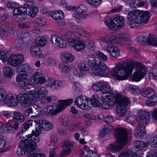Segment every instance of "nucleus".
<instances>
[{"instance_id":"obj_39","label":"nucleus","mask_w":157,"mask_h":157,"mask_svg":"<svg viewBox=\"0 0 157 157\" xmlns=\"http://www.w3.org/2000/svg\"><path fill=\"white\" fill-rule=\"evenodd\" d=\"M74 10L77 12L83 13L86 12L87 11V8L86 6L83 4H80L77 7H73Z\"/></svg>"},{"instance_id":"obj_45","label":"nucleus","mask_w":157,"mask_h":157,"mask_svg":"<svg viewBox=\"0 0 157 157\" xmlns=\"http://www.w3.org/2000/svg\"><path fill=\"white\" fill-rule=\"evenodd\" d=\"M128 90L133 93L137 94L140 92L138 88L135 86L130 85L127 87Z\"/></svg>"},{"instance_id":"obj_20","label":"nucleus","mask_w":157,"mask_h":157,"mask_svg":"<svg viewBox=\"0 0 157 157\" xmlns=\"http://www.w3.org/2000/svg\"><path fill=\"white\" fill-rule=\"evenodd\" d=\"M114 101L117 104H121V106L125 108L131 104V101L129 98L126 97H122L119 94L116 95Z\"/></svg>"},{"instance_id":"obj_35","label":"nucleus","mask_w":157,"mask_h":157,"mask_svg":"<svg viewBox=\"0 0 157 157\" xmlns=\"http://www.w3.org/2000/svg\"><path fill=\"white\" fill-rule=\"evenodd\" d=\"M78 67L84 72L88 71L90 68V67L87 64L86 61L85 60L80 62L78 64Z\"/></svg>"},{"instance_id":"obj_44","label":"nucleus","mask_w":157,"mask_h":157,"mask_svg":"<svg viewBox=\"0 0 157 157\" xmlns=\"http://www.w3.org/2000/svg\"><path fill=\"white\" fill-rule=\"evenodd\" d=\"M102 0H86V3L94 7L98 6L101 2Z\"/></svg>"},{"instance_id":"obj_22","label":"nucleus","mask_w":157,"mask_h":157,"mask_svg":"<svg viewBox=\"0 0 157 157\" xmlns=\"http://www.w3.org/2000/svg\"><path fill=\"white\" fill-rule=\"evenodd\" d=\"M4 103L10 106H16L19 103L18 96L12 94H8Z\"/></svg>"},{"instance_id":"obj_29","label":"nucleus","mask_w":157,"mask_h":157,"mask_svg":"<svg viewBox=\"0 0 157 157\" xmlns=\"http://www.w3.org/2000/svg\"><path fill=\"white\" fill-rule=\"evenodd\" d=\"M146 104L148 106H154L157 104V94L154 93L147 100Z\"/></svg>"},{"instance_id":"obj_56","label":"nucleus","mask_w":157,"mask_h":157,"mask_svg":"<svg viewBox=\"0 0 157 157\" xmlns=\"http://www.w3.org/2000/svg\"><path fill=\"white\" fill-rule=\"evenodd\" d=\"M87 47L89 49L92 51L94 49L96 46L93 40H88Z\"/></svg>"},{"instance_id":"obj_24","label":"nucleus","mask_w":157,"mask_h":157,"mask_svg":"<svg viewBox=\"0 0 157 157\" xmlns=\"http://www.w3.org/2000/svg\"><path fill=\"white\" fill-rule=\"evenodd\" d=\"M30 53L33 57L39 58L42 56V52L40 49L36 46H33L30 48Z\"/></svg>"},{"instance_id":"obj_37","label":"nucleus","mask_w":157,"mask_h":157,"mask_svg":"<svg viewBox=\"0 0 157 157\" xmlns=\"http://www.w3.org/2000/svg\"><path fill=\"white\" fill-rule=\"evenodd\" d=\"M13 119L20 122H23L25 120L24 115L21 113L17 112L13 113Z\"/></svg>"},{"instance_id":"obj_50","label":"nucleus","mask_w":157,"mask_h":157,"mask_svg":"<svg viewBox=\"0 0 157 157\" xmlns=\"http://www.w3.org/2000/svg\"><path fill=\"white\" fill-rule=\"evenodd\" d=\"M84 72L80 68H79L78 67V68H75L73 69V74L79 77H80L83 75L84 74Z\"/></svg>"},{"instance_id":"obj_38","label":"nucleus","mask_w":157,"mask_h":157,"mask_svg":"<svg viewBox=\"0 0 157 157\" xmlns=\"http://www.w3.org/2000/svg\"><path fill=\"white\" fill-rule=\"evenodd\" d=\"M102 88L101 91H103L102 93H106L110 94L109 93L111 91V88L109 85L106 82H102Z\"/></svg>"},{"instance_id":"obj_28","label":"nucleus","mask_w":157,"mask_h":157,"mask_svg":"<svg viewBox=\"0 0 157 157\" xmlns=\"http://www.w3.org/2000/svg\"><path fill=\"white\" fill-rule=\"evenodd\" d=\"M50 16L53 19L57 20L62 19L64 17L63 13L62 11L58 10L52 11L50 14Z\"/></svg>"},{"instance_id":"obj_23","label":"nucleus","mask_w":157,"mask_h":157,"mask_svg":"<svg viewBox=\"0 0 157 157\" xmlns=\"http://www.w3.org/2000/svg\"><path fill=\"white\" fill-rule=\"evenodd\" d=\"M72 146V144L71 142L69 141L65 142L63 146L62 154L63 155H69L71 152V149Z\"/></svg>"},{"instance_id":"obj_19","label":"nucleus","mask_w":157,"mask_h":157,"mask_svg":"<svg viewBox=\"0 0 157 157\" xmlns=\"http://www.w3.org/2000/svg\"><path fill=\"white\" fill-rule=\"evenodd\" d=\"M31 79L34 83L40 85L44 83L46 80L44 75L40 72L34 73L32 76Z\"/></svg>"},{"instance_id":"obj_55","label":"nucleus","mask_w":157,"mask_h":157,"mask_svg":"<svg viewBox=\"0 0 157 157\" xmlns=\"http://www.w3.org/2000/svg\"><path fill=\"white\" fill-rule=\"evenodd\" d=\"M76 31L80 35H82L86 38L89 37L90 36L89 33L87 32L84 30L83 29H79L77 28Z\"/></svg>"},{"instance_id":"obj_8","label":"nucleus","mask_w":157,"mask_h":157,"mask_svg":"<svg viewBox=\"0 0 157 157\" xmlns=\"http://www.w3.org/2000/svg\"><path fill=\"white\" fill-rule=\"evenodd\" d=\"M104 42L107 44L106 50L111 56L116 58L119 56V50L115 46H121L120 40H104Z\"/></svg>"},{"instance_id":"obj_16","label":"nucleus","mask_w":157,"mask_h":157,"mask_svg":"<svg viewBox=\"0 0 157 157\" xmlns=\"http://www.w3.org/2000/svg\"><path fill=\"white\" fill-rule=\"evenodd\" d=\"M24 61L23 56L21 54H12L8 59V63L10 65L16 67Z\"/></svg>"},{"instance_id":"obj_1","label":"nucleus","mask_w":157,"mask_h":157,"mask_svg":"<svg viewBox=\"0 0 157 157\" xmlns=\"http://www.w3.org/2000/svg\"><path fill=\"white\" fill-rule=\"evenodd\" d=\"M31 90L18 95V99L22 104H29L35 102L46 97L48 95L47 90L42 86H35Z\"/></svg>"},{"instance_id":"obj_14","label":"nucleus","mask_w":157,"mask_h":157,"mask_svg":"<svg viewBox=\"0 0 157 157\" xmlns=\"http://www.w3.org/2000/svg\"><path fill=\"white\" fill-rule=\"evenodd\" d=\"M88 98L85 96L80 95L75 100V103L78 107L83 110H87L91 107L89 103Z\"/></svg>"},{"instance_id":"obj_51","label":"nucleus","mask_w":157,"mask_h":157,"mask_svg":"<svg viewBox=\"0 0 157 157\" xmlns=\"http://www.w3.org/2000/svg\"><path fill=\"white\" fill-rule=\"evenodd\" d=\"M47 85L48 86L51 87L53 90L56 89L55 85L56 81L53 79H49L47 81Z\"/></svg>"},{"instance_id":"obj_3","label":"nucleus","mask_w":157,"mask_h":157,"mask_svg":"<svg viewBox=\"0 0 157 157\" xmlns=\"http://www.w3.org/2000/svg\"><path fill=\"white\" fill-rule=\"evenodd\" d=\"M150 17V14L147 12L139 10L129 11L127 16L129 25L132 28L136 27L138 24L147 23Z\"/></svg>"},{"instance_id":"obj_52","label":"nucleus","mask_w":157,"mask_h":157,"mask_svg":"<svg viewBox=\"0 0 157 157\" xmlns=\"http://www.w3.org/2000/svg\"><path fill=\"white\" fill-rule=\"evenodd\" d=\"M29 41L26 42H25L23 40H20L18 41L16 44V47L19 49L24 45H27L29 44Z\"/></svg>"},{"instance_id":"obj_41","label":"nucleus","mask_w":157,"mask_h":157,"mask_svg":"<svg viewBox=\"0 0 157 157\" xmlns=\"http://www.w3.org/2000/svg\"><path fill=\"white\" fill-rule=\"evenodd\" d=\"M142 42L143 45H145L146 44H147L157 46V40H146V41L144 40H140L138 42L140 43Z\"/></svg>"},{"instance_id":"obj_17","label":"nucleus","mask_w":157,"mask_h":157,"mask_svg":"<svg viewBox=\"0 0 157 157\" xmlns=\"http://www.w3.org/2000/svg\"><path fill=\"white\" fill-rule=\"evenodd\" d=\"M68 43L78 51L83 50L85 47L86 44L83 40H68Z\"/></svg>"},{"instance_id":"obj_13","label":"nucleus","mask_w":157,"mask_h":157,"mask_svg":"<svg viewBox=\"0 0 157 157\" xmlns=\"http://www.w3.org/2000/svg\"><path fill=\"white\" fill-rule=\"evenodd\" d=\"M113 98L114 96L110 94L102 93L101 96L102 101V108L106 109L110 108L113 105Z\"/></svg>"},{"instance_id":"obj_15","label":"nucleus","mask_w":157,"mask_h":157,"mask_svg":"<svg viewBox=\"0 0 157 157\" xmlns=\"http://www.w3.org/2000/svg\"><path fill=\"white\" fill-rule=\"evenodd\" d=\"M27 76L26 74L21 73L16 78L17 81L20 82L21 87L24 89L25 91H27V90L32 89L34 87L32 84L28 83L27 80Z\"/></svg>"},{"instance_id":"obj_48","label":"nucleus","mask_w":157,"mask_h":157,"mask_svg":"<svg viewBox=\"0 0 157 157\" xmlns=\"http://www.w3.org/2000/svg\"><path fill=\"white\" fill-rule=\"evenodd\" d=\"M46 40H34V43L35 44L42 47L45 46L47 43Z\"/></svg>"},{"instance_id":"obj_25","label":"nucleus","mask_w":157,"mask_h":157,"mask_svg":"<svg viewBox=\"0 0 157 157\" xmlns=\"http://www.w3.org/2000/svg\"><path fill=\"white\" fill-rule=\"evenodd\" d=\"M61 58L64 62L68 63L73 61L74 59V57L71 53L66 52L61 53Z\"/></svg>"},{"instance_id":"obj_32","label":"nucleus","mask_w":157,"mask_h":157,"mask_svg":"<svg viewBox=\"0 0 157 157\" xmlns=\"http://www.w3.org/2000/svg\"><path fill=\"white\" fill-rule=\"evenodd\" d=\"M13 70L9 66H6L3 68V74L7 78L11 77L13 75Z\"/></svg>"},{"instance_id":"obj_49","label":"nucleus","mask_w":157,"mask_h":157,"mask_svg":"<svg viewBox=\"0 0 157 157\" xmlns=\"http://www.w3.org/2000/svg\"><path fill=\"white\" fill-rule=\"evenodd\" d=\"M38 11V8L36 7H33L32 9L29 10L28 15L32 17H34L35 16Z\"/></svg>"},{"instance_id":"obj_31","label":"nucleus","mask_w":157,"mask_h":157,"mask_svg":"<svg viewBox=\"0 0 157 157\" xmlns=\"http://www.w3.org/2000/svg\"><path fill=\"white\" fill-rule=\"evenodd\" d=\"M117 107L116 109L117 114L121 117L124 116L126 113L127 109L126 108L121 106V104H117Z\"/></svg>"},{"instance_id":"obj_7","label":"nucleus","mask_w":157,"mask_h":157,"mask_svg":"<svg viewBox=\"0 0 157 157\" xmlns=\"http://www.w3.org/2000/svg\"><path fill=\"white\" fill-rule=\"evenodd\" d=\"M104 22L109 28L111 29L122 28L124 25L125 21L123 17L120 16L115 17L113 20H110L109 17H106Z\"/></svg>"},{"instance_id":"obj_53","label":"nucleus","mask_w":157,"mask_h":157,"mask_svg":"<svg viewBox=\"0 0 157 157\" xmlns=\"http://www.w3.org/2000/svg\"><path fill=\"white\" fill-rule=\"evenodd\" d=\"M59 68L60 71L63 72H66L69 70V67L63 63H61L59 65Z\"/></svg>"},{"instance_id":"obj_4","label":"nucleus","mask_w":157,"mask_h":157,"mask_svg":"<svg viewBox=\"0 0 157 157\" xmlns=\"http://www.w3.org/2000/svg\"><path fill=\"white\" fill-rule=\"evenodd\" d=\"M37 135L33 136L32 135L26 136L27 138L20 142L19 147L20 148L19 151L17 152L18 155H23V152L24 154H26V152L31 153L35 150L36 147V143L39 141Z\"/></svg>"},{"instance_id":"obj_2","label":"nucleus","mask_w":157,"mask_h":157,"mask_svg":"<svg viewBox=\"0 0 157 157\" xmlns=\"http://www.w3.org/2000/svg\"><path fill=\"white\" fill-rule=\"evenodd\" d=\"M133 64L127 62L118 63L110 71V74L119 80L126 79L131 75Z\"/></svg>"},{"instance_id":"obj_27","label":"nucleus","mask_w":157,"mask_h":157,"mask_svg":"<svg viewBox=\"0 0 157 157\" xmlns=\"http://www.w3.org/2000/svg\"><path fill=\"white\" fill-rule=\"evenodd\" d=\"M155 93V91L153 89L148 87L146 88L142 92L141 94L144 97L149 98Z\"/></svg>"},{"instance_id":"obj_47","label":"nucleus","mask_w":157,"mask_h":157,"mask_svg":"<svg viewBox=\"0 0 157 157\" xmlns=\"http://www.w3.org/2000/svg\"><path fill=\"white\" fill-rule=\"evenodd\" d=\"M7 95L5 90L0 88V102L3 101L4 103Z\"/></svg>"},{"instance_id":"obj_26","label":"nucleus","mask_w":157,"mask_h":157,"mask_svg":"<svg viewBox=\"0 0 157 157\" xmlns=\"http://www.w3.org/2000/svg\"><path fill=\"white\" fill-rule=\"evenodd\" d=\"M53 45H55L60 48L66 47L67 44L68 40H50Z\"/></svg>"},{"instance_id":"obj_59","label":"nucleus","mask_w":157,"mask_h":157,"mask_svg":"<svg viewBox=\"0 0 157 157\" xmlns=\"http://www.w3.org/2000/svg\"><path fill=\"white\" fill-rule=\"evenodd\" d=\"M150 145L153 147H157V135L151 138L150 141Z\"/></svg>"},{"instance_id":"obj_6","label":"nucleus","mask_w":157,"mask_h":157,"mask_svg":"<svg viewBox=\"0 0 157 157\" xmlns=\"http://www.w3.org/2000/svg\"><path fill=\"white\" fill-rule=\"evenodd\" d=\"M73 101V100L71 99L59 100L57 104L53 105L54 107L52 106H48L46 109V111H44V113L46 114H50L52 115H56L61 112Z\"/></svg>"},{"instance_id":"obj_12","label":"nucleus","mask_w":157,"mask_h":157,"mask_svg":"<svg viewBox=\"0 0 157 157\" xmlns=\"http://www.w3.org/2000/svg\"><path fill=\"white\" fill-rule=\"evenodd\" d=\"M151 115L150 113L146 111L140 112L136 118L137 122L142 128H144L145 127L143 125L147 124L150 121Z\"/></svg>"},{"instance_id":"obj_10","label":"nucleus","mask_w":157,"mask_h":157,"mask_svg":"<svg viewBox=\"0 0 157 157\" xmlns=\"http://www.w3.org/2000/svg\"><path fill=\"white\" fill-rule=\"evenodd\" d=\"M34 122L38 126V127H36V129L37 131V133L36 132L35 133H33V135L31 134L33 136L37 135V137L39 135L38 131L37 128L39 129H43L46 131H48L50 130L52 128V124L48 121H47L44 119L43 118H41L40 119H38L34 120Z\"/></svg>"},{"instance_id":"obj_36","label":"nucleus","mask_w":157,"mask_h":157,"mask_svg":"<svg viewBox=\"0 0 157 157\" xmlns=\"http://www.w3.org/2000/svg\"><path fill=\"white\" fill-rule=\"evenodd\" d=\"M148 143L143 141H136L134 143V148L141 149L148 146Z\"/></svg>"},{"instance_id":"obj_54","label":"nucleus","mask_w":157,"mask_h":157,"mask_svg":"<svg viewBox=\"0 0 157 157\" xmlns=\"http://www.w3.org/2000/svg\"><path fill=\"white\" fill-rule=\"evenodd\" d=\"M35 22L40 26H43L46 23V20L45 19L40 17L37 18Z\"/></svg>"},{"instance_id":"obj_60","label":"nucleus","mask_w":157,"mask_h":157,"mask_svg":"<svg viewBox=\"0 0 157 157\" xmlns=\"http://www.w3.org/2000/svg\"><path fill=\"white\" fill-rule=\"evenodd\" d=\"M7 57L6 53L2 49H0V59L3 62H5Z\"/></svg>"},{"instance_id":"obj_61","label":"nucleus","mask_w":157,"mask_h":157,"mask_svg":"<svg viewBox=\"0 0 157 157\" xmlns=\"http://www.w3.org/2000/svg\"><path fill=\"white\" fill-rule=\"evenodd\" d=\"M7 145L6 141L3 139H0V150L4 149L3 151H5L7 150L6 147Z\"/></svg>"},{"instance_id":"obj_57","label":"nucleus","mask_w":157,"mask_h":157,"mask_svg":"<svg viewBox=\"0 0 157 157\" xmlns=\"http://www.w3.org/2000/svg\"><path fill=\"white\" fill-rule=\"evenodd\" d=\"M102 82H99L96 84L93 85L92 88L95 91H101L102 88Z\"/></svg>"},{"instance_id":"obj_64","label":"nucleus","mask_w":157,"mask_h":157,"mask_svg":"<svg viewBox=\"0 0 157 157\" xmlns=\"http://www.w3.org/2000/svg\"><path fill=\"white\" fill-rule=\"evenodd\" d=\"M57 140L58 138L55 135L52 136L51 138L50 145H54L57 142Z\"/></svg>"},{"instance_id":"obj_5","label":"nucleus","mask_w":157,"mask_h":157,"mask_svg":"<svg viewBox=\"0 0 157 157\" xmlns=\"http://www.w3.org/2000/svg\"><path fill=\"white\" fill-rule=\"evenodd\" d=\"M128 132L125 129L119 128L115 130V136L117 139V143L111 144L109 149L112 151H117L121 150L127 143L128 139Z\"/></svg>"},{"instance_id":"obj_33","label":"nucleus","mask_w":157,"mask_h":157,"mask_svg":"<svg viewBox=\"0 0 157 157\" xmlns=\"http://www.w3.org/2000/svg\"><path fill=\"white\" fill-rule=\"evenodd\" d=\"M130 38V36L128 34H125L121 33H119L116 36H113L109 39H128Z\"/></svg>"},{"instance_id":"obj_30","label":"nucleus","mask_w":157,"mask_h":157,"mask_svg":"<svg viewBox=\"0 0 157 157\" xmlns=\"http://www.w3.org/2000/svg\"><path fill=\"white\" fill-rule=\"evenodd\" d=\"M99 98L97 95H94L92 96L91 101L89 100V103L90 105H92L94 107H98L101 105V103L99 101Z\"/></svg>"},{"instance_id":"obj_63","label":"nucleus","mask_w":157,"mask_h":157,"mask_svg":"<svg viewBox=\"0 0 157 157\" xmlns=\"http://www.w3.org/2000/svg\"><path fill=\"white\" fill-rule=\"evenodd\" d=\"M34 122L33 120H28L26 121L24 124V128L25 129L27 130L30 127L32 126L33 123Z\"/></svg>"},{"instance_id":"obj_21","label":"nucleus","mask_w":157,"mask_h":157,"mask_svg":"<svg viewBox=\"0 0 157 157\" xmlns=\"http://www.w3.org/2000/svg\"><path fill=\"white\" fill-rule=\"evenodd\" d=\"M17 70L18 73L30 75L33 72L32 68L28 64H25L19 66L17 68Z\"/></svg>"},{"instance_id":"obj_11","label":"nucleus","mask_w":157,"mask_h":157,"mask_svg":"<svg viewBox=\"0 0 157 157\" xmlns=\"http://www.w3.org/2000/svg\"><path fill=\"white\" fill-rule=\"evenodd\" d=\"M107 68L106 65L101 61H100L93 67H91L92 72L94 74L102 76L106 75Z\"/></svg>"},{"instance_id":"obj_46","label":"nucleus","mask_w":157,"mask_h":157,"mask_svg":"<svg viewBox=\"0 0 157 157\" xmlns=\"http://www.w3.org/2000/svg\"><path fill=\"white\" fill-rule=\"evenodd\" d=\"M96 56L97 58L101 60L105 61L108 60V58L106 55L101 52L98 51L96 52Z\"/></svg>"},{"instance_id":"obj_43","label":"nucleus","mask_w":157,"mask_h":157,"mask_svg":"<svg viewBox=\"0 0 157 157\" xmlns=\"http://www.w3.org/2000/svg\"><path fill=\"white\" fill-rule=\"evenodd\" d=\"M88 62L90 65H92V67L96 65L97 64V61L95 56L92 55H88L87 57Z\"/></svg>"},{"instance_id":"obj_40","label":"nucleus","mask_w":157,"mask_h":157,"mask_svg":"<svg viewBox=\"0 0 157 157\" xmlns=\"http://www.w3.org/2000/svg\"><path fill=\"white\" fill-rule=\"evenodd\" d=\"M142 126L139 125L137 126L134 130V134L136 137H140L142 136L144 134V131L140 129L142 128Z\"/></svg>"},{"instance_id":"obj_62","label":"nucleus","mask_w":157,"mask_h":157,"mask_svg":"<svg viewBox=\"0 0 157 157\" xmlns=\"http://www.w3.org/2000/svg\"><path fill=\"white\" fill-rule=\"evenodd\" d=\"M30 22L20 23L18 24V27L21 29H27L29 28Z\"/></svg>"},{"instance_id":"obj_58","label":"nucleus","mask_w":157,"mask_h":157,"mask_svg":"<svg viewBox=\"0 0 157 157\" xmlns=\"http://www.w3.org/2000/svg\"><path fill=\"white\" fill-rule=\"evenodd\" d=\"M73 16L76 18L80 19L86 17L87 15L86 14H83L82 13L76 12L73 14Z\"/></svg>"},{"instance_id":"obj_42","label":"nucleus","mask_w":157,"mask_h":157,"mask_svg":"<svg viewBox=\"0 0 157 157\" xmlns=\"http://www.w3.org/2000/svg\"><path fill=\"white\" fill-rule=\"evenodd\" d=\"M59 121L61 124L64 126L67 127L69 126V121L67 117L62 115L59 118Z\"/></svg>"},{"instance_id":"obj_9","label":"nucleus","mask_w":157,"mask_h":157,"mask_svg":"<svg viewBox=\"0 0 157 157\" xmlns=\"http://www.w3.org/2000/svg\"><path fill=\"white\" fill-rule=\"evenodd\" d=\"M133 65L136 66V71L134 73L131 79L133 81L138 82L146 74L147 69L142 64L138 62H134Z\"/></svg>"},{"instance_id":"obj_34","label":"nucleus","mask_w":157,"mask_h":157,"mask_svg":"<svg viewBox=\"0 0 157 157\" xmlns=\"http://www.w3.org/2000/svg\"><path fill=\"white\" fill-rule=\"evenodd\" d=\"M119 157H139L135 152L131 150H127L126 152H124L120 154Z\"/></svg>"},{"instance_id":"obj_18","label":"nucleus","mask_w":157,"mask_h":157,"mask_svg":"<svg viewBox=\"0 0 157 157\" xmlns=\"http://www.w3.org/2000/svg\"><path fill=\"white\" fill-rule=\"evenodd\" d=\"M13 23H9L8 24H5L1 25V32L0 35L2 38H5L8 35V33H10L14 27L12 26L14 25ZM14 26V25H13Z\"/></svg>"}]
</instances>
